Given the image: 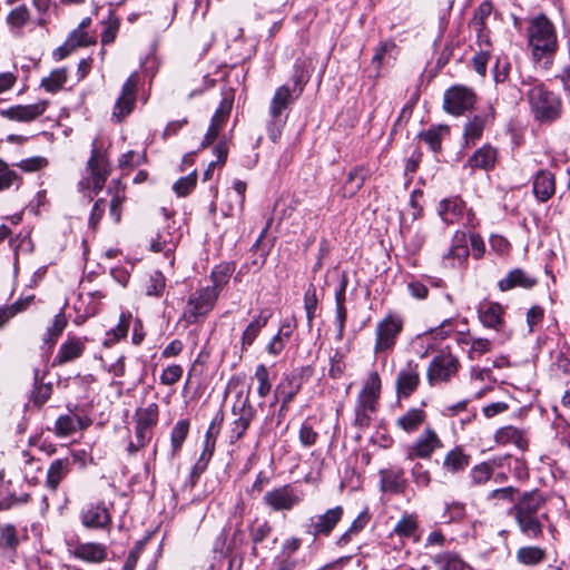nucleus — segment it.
I'll return each mask as SVG.
<instances>
[{
  "instance_id": "nucleus-1",
  "label": "nucleus",
  "mask_w": 570,
  "mask_h": 570,
  "mask_svg": "<svg viewBox=\"0 0 570 570\" xmlns=\"http://www.w3.org/2000/svg\"><path fill=\"white\" fill-rule=\"evenodd\" d=\"M547 497L539 490L523 492L510 510L519 531L528 539H538L543 534V521L548 513L543 512Z\"/></svg>"
},
{
  "instance_id": "nucleus-2",
  "label": "nucleus",
  "mask_w": 570,
  "mask_h": 570,
  "mask_svg": "<svg viewBox=\"0 0 570 570\" xmlns=\"http://www.w3.org/2000/svg\"><path fill=\"white\" fill-rule=\"evenodd\" d=\"M521 85L537 120L551 122L561 116L562 100L560 96L549 90L542 81L528 76L522 78Z\"/></svg>"
},
{
  "instance_id": "nucleus-3",
  "label": "nucleus",
  "mask_w": 570,
  "mask_h": 570,
  "mask_svg": "<svg viewBox=\"0 0 570 570\" xmlns=\"http://www.w3.org/2000/svg\"><path fill=\"white\" fill-rule=\"evenodd\" d=\"M305 82L302 75L295 73L293 88L283 85L276 89L269 105V120L266 125L268 137L274 144L279 140L286 124V117H282L283 111L301 96Z\"/></svg>"
},
{
  "instance_id": "nucleus-4",
  "label": "nucleus",
  "mask_w": 570,
  "mask_h": 570,
  "mask_svg": "<svg viewBox=\"0 0 570 570\" xmlns=\"http://www.w3.org/2000/svg\"><path fill=\"white\" fill-rule=\"evenodd\" d=\"M529 46L535 61L552 56L558 48L557 35L553 23L546 17L532 19L528 27Z\"/></svg>"
},
{
  "instance_id": "nucleus-5",
  "label": "nucleus",
  "mask_w": 570,
  "mask_h": 570,
  "mask_svg": "<svg viewBox=\"0 0 570 570\" xmlns=\"http://www.w3.org/2000/svg\"><path fill=\"white\" fill-rule=\"evenodd\" d=\"M87 168L90 175L79 183V187L81 191H88L87 196L89 199H92L91 193L98 194L102 190L110 174V166L106 156L99 150L96 140L92 142L91 156L87 163Z\"/></svg>"
},
{
  "instance_id": "nucleus-6",
  "label": "nucleus",
  "mask_w": 570,
  "mask_h": 570,
  "mask_svg": "<svg viewBox=\"0 0 570 570\" xmlns=\"http://www.w3.org/2000/svg\"><path fill=\"white\" fill-rule=\"evenodd\" d=\"M404 321L397 314H387L375 327L374 353L376 355L393 351L403 330Z\"/></svg>"
},
{
  "instance_id": "nucleus-7",
  "label": "nucleus",
  "mask_w": 570,
  "mask_h": 570,
  "mask_svg": "<svg viewBox=\"0 0 570 570\" xmlns=\"http://www.w3.org/2000/svg\"><path fill=\"white\" fill-rule=\"evenodd\" d=\"M217 291L203 287L194 292L187 302L184 318L189 324H195L200 317H205L215 306L218 299Z\"/></svg>"
},
{
  "instance_id": "nucleus-8",
  "label": "nucleus",
  "mask_w": 570,
  "mask_h": 570,
  "mask_svg": "<svg viewBox=\"0 0 570 570\" xmlns=\"http://www.w3.org/2000/svg\"><path fill=\"white\" fill-rule=\"evenodd\" d=\"M471 244L473 256L475 258H480L484 253V243L479 235L472 234L468 237L465 233L456 232L451 248L448 254L444 255V259L453 262H458V265H463L469 257V247L468 244ZM452 266H455V263H452Z\"/></svg>"
},
{
  "instance_id": "nucleus-9",
  "label": "nucleus",
  "mask_w": 570,
  "mask_h": 570,
  "mask_svg": "<svg viewBox=\"0 0 570 570\" xmlns=\"http://www.w3.org/2000/svg\"><path fill=\"white\" fill-rule=\"evenodd\" d=\"M302 493L292 484H284L267 491L264 504L274 512L291 511L302 502Z\"/></svg>"
},
{
  "instance_id": "nucleus-10",
  "label": "nucleus",
  "mask_w": 570,
  "mask_h": 570,
  "mask_svg": "<svg viewBox=\"0 0 570 570\" xmlns=\"http://www.w3.org/2000/svg\"><path fill=\"white\" fill-rule=\"evenodd\" d=\"M443 448V443L438 433L431 428H426L406 449V459H423L429 460L433 453Z\"/></svg>"
},
{
  "instance_id": "nucleus-11",
  "label": "nucleus",
  "mask_w": 570,
  "mask_h": 570,
  "mask_svg": "<svg viewBox=\"0 0 570 570\" xmlns=\"http://www.w3.org/2000/svg\"><path fill=\"white\" fill-rule=\"evenodd\" d=\"M475 104V94L468 87L453 86L444 94V109L454 116L470 110Z\"/></svg>"
},
{
  "instance_id": "nucleus-12",
  "label": "nucleus",
  "mask_w": 570,
  "mask_h": 570,
  "mask_svg": "<svg viewBox=\"0 0 570 570\" xmlns=\"http://www.w3.org/2000/svg\"><path fill=\"white\" fill-rule=\"evenodd\" d=\"M459 362L452 354L435 356L428 368V380L431 385L449 381L458 371Z\"/></svg>"
},
{
  "instance_id": "nucleus-13",
  "label": "nucleus",
  "mask_w": 570,
  "mask_h": 570,
  "mask_svg": "<svg viewBox=\"0 0 570 570\" xmlns=\"http://www.w3.org/2000/svg\"><path fill=\"white\" fill-rule=\"evenodd\" d=\"M68 551L86 563H101L108 558V548L100 542L76 541L68 544Z\"/></svg>"
},
{
  "instance_id": "nucleus-14",
  "label": "nucleus",
  "mask_w": 570,
  "mask_h": 570,
  "mask_svg": "<svg viewBox=\"0 0 570 570\" xmlns=\"http://www.w3.org/2000/svg\"><path fill=\"white\" fill-rule=\"evenodd\" d=\"M81 523L88 529H106L111 524V514L105 502H90L80 512Z\"/></svg>"
},
{
  "instance_id": "nucleus-15",
  "label": "nucleus",
  "mask_w": 570,
  "mask_h": 570,
  "mask_svg": "<svg viewBox=\"0 0 570 570\" xmlns=\"http://www.w3.org/2000/svg\"><path fill=\"white\" fill-rule=\"evenodd\" d=\"M343 517V508L337 505L324 513L311 518L308 533L316 537H328Z\"/></svg>"
},
{
  "instance_id": "nucleus-16",
  "label": "nucleus",
  "mask_w": 570,
  "mask_h": 570,
  "mask_svg": "<svg viewBox=\"0 0 570 570\" xmlns=\"http://www.w3.org/2000/svg\"><path fill=\"white\" fill-rule=\"evenodd\" d=\"M48 101L41 100L31 105H16L0 109V116L11 121L31 122L42 116L47 110Z\"/></svg>"
},
{
  "instance_id": "nucleus-17",
  "label": "nucleus",
  "mask_w": 570,
  "mask_h": 570,
  "mask_svg": "<svg viewBox=\"0 0 570 570\" xmlns=\"http://www.w3.org/2000/svg\"><path fill=\"white\" fill-rule=\"evenodd\" d=\"M136 90L137 77L134 73L122 85L121 94L114 106L112 117L118 121L124 119L132 111L136 102Z\"/></svg>"
},
{
  "instance_id": "nucleus-18",
  "label": "nucleus",
  "mask_w": 570,
  "mask_h": 570,
  "mask_svg": "<svg viewBox=\"0 0 570 570\" xmlns=\"http://www.w3.org/2000/svg\"><path fill=\"white\" fill-rule=\"evenodd\" d=\"M233 413L238 415V417L233 421L230 426V443L237 442L245 434L255 416V409L249 401L245 399L238 410L236 405L233 406Z\"/></svg>"
},
{
  "instance_id": "nucleus-19",
  "label": "nucleus",
  "mask_w": 570,
  "mask_h": 570,
  "mask_svg": "<svg viewBox=\"0 0 570 570\" xmlns=\"http://www.w3.org/2000/svg\"><path fill=\"white\" fill-rule=\"evenodd\" d=\"M420 384L419 365L409 362L404 368L397 373L396 394L399 399H407Z\"/></svg>"
},
{
  "instance_id": "nucleus-20",
  "label": "nucleus",
  "mask_w": 570,
  "mask_h": 570,
  "mask_svg": "<svg viewBox=\"0 0 570 570\" xmlns=\"http://www.w3.org/2000/svg\"><path fill=\"white\" fill-rule=\"evenodd\" d=\"M86 341V337H68V340L60 345L59 351L53 358L52 365L61 366L66 363L79 358L85 352Z\"/></svg>"
},
{
  "instance_id": "nucleus-21",
  "label": "nucleus",
  "mask_w": 570,
  "mask_h": 570,
  "mask_svg": "<svg viewBox=\"0 0 570 570\" xmlns=\"http://www.w3.org/2000/svg\"><path fill=\"white\" fill-rule=\"evenodd\" d=\"M494 441L500 445L513 444L521 451H525L529 446L525 431L512 425L500 428L494 434Z\"/></svg>"
},
{
  "instance_id": "nucleus-22",
  "label": "nucleus",
  "mask_w": 570,
  "mask_h": 570,
  "mask_svg": "<svg viewBox=\"0 0 570 570\" xmlns=\"http://www.w3.org/2000/svg\"><path fill=\"white\" fill-rule=\"evenodd\" d=\"M380 484L383 492L403 493L406 488L404 471L401 468H389L380 471Z\"/></svg>"
},
{
  "instance_id": "nucleus-23",
  "label": "nucleus",
  "mask_w": 570,
  "mask_h": 570,
  "mask_svg": "<svg viewBox=\"0 0 570 570\" xmlns=\"http://www.w3.org/2000/svg\"><path fill=\"white\" fill-rule=\"evenodd\" d=\"M19 538L14 525H0V558L10 562L14 561L16 551L19 546Z\"/></svg>"
},
{
  "instance_id": "nucleus-24",
  "label": "nucleus",
  "mask_w": 570,
  "mask_h": 570,
  "mask_svg": "<svg viewBox=\"0 0 570 570\" xmlns=\"http://www.w3.org/2000/svg\"><path fill=\"white\" fill-rule=\"evenodd\" d=\"M301 390L299 379L295 375H286L283 381L276 386L275 395L282 396V405L278 411V416L283 417L288 409L289 403L294 400L295 395Z\"/></svg>"
},
{
  "instance_id": "nucleus-25",
  "label": "nucleus",
  "mask_w": 570,
  "mask_h": 570,
  "mask_svg": "<svg viewBox=\"0 0 570 570\" xmlns=\"http://www.w3.org/2000/svg\"><path fill=\"white\" fill-rule=\"evenodd\" d=\"M533 194L540 202L549 200L556 191L554 175L548 170H539L533 178Z\"/></svg>"
},
{
  "instance_id": "nucleus-26",
  "label": "nucleus",
  "mask_w": 570,
  "mask_h": 570,
  "mask_svg": "<svg viewBox=\"0 0 570 570\" xmlns=\"http://www.w3.org/2000/svg\"><path fill=\"white\" fill-rule=\"evenodd\" d=\"M72 462L68 458L53 460L47 471L46 485L49 490L56 491L61 481L71 471Z\"/></svg>"
},
{
  "instance_id": "nucleus-27",
  "label": "nucleus",
  "mask_w": 570,
  "mask_h": 570,
  "mask_svg": "<svg viewBox=\"0 0 570 570\" xmlns=\"http://www.w3.org/2000/svg\"><path fill=\"white\" fill-rule=\"evenodd\" d=\"M381 393V379L377 372H371L361 390L357 401L364 403L365 407L376 409L377 399Z\"/></svg>"
},
{
  "instance_id": "nucleus-28",
  "label": "nucleus",
  "mask_w": 570,
  "mask_h": 570,
  "mask_svg": "<svg viewBox=\"0 0 570 570\" xmlns=\"http://www.w3.org/2000/svg\"><path fill=\"white\" fill-rule=\"evenodd\" d=\"M498 151L494 147L487 144L475 150L473 155L468 159L466 167L471 169H492L497 163Z\"/></svg>"
},
{
  "instance_id": "nucleus-29",
  "label": "nucleus",
  "mask_w": 570,
  "mask_h": 570,
  "mask_svg": "<svg viewBox=\"0 0 570 570\" xmlns=\"http://www.w3.org/2000/svg\"><path fill=\"white\" fill-rule=\"evenodd\" d=\"M479 318L481 323L489 327L499 331L503 324L502 314L503 308L500 304L493 302H483L479 305Z\"/></svg>"
},
{
  "instance_id": "nucleus-30",
  "label": "nucleus",
  "mask_w": 570,
  "mask_h": 570,
  "mask_svg": "<svg viewBox=\"0 0 570 570\" xmlns=\"http://www.w3.org/2000/svg\"><path fill=\"white\" fill-rule=\"evenodd\" d=\"M537 284V278L528 274L521 268H515L499 281V288L502 292L510 291L514 287L531 288Z\"/></svg>"
},
{
  "instance_id": "nucleus-31",
  "label": "nucleus",
  "mask_w": 570,
  "mask_h": 570,
  "mask_svg": "<svg viewBox=\"0 0 570 570\" xmlns=\"http://www.w3.org/2000/svg\"><path fill=\"white\" fill-rule=\"evenodd\" d=\"M108 193L111 195L109 214L114 222L118 224L121 220L122 204L126 199L125 186L120 180L115 179L110 183Z\"/></svg>"
},
{
  "instance_id": "nucleus-32",
  "label": "nucleus",
  "mask_w": 570,
  "mask_h": 570,
  "mask_svg": "<svg viewBox=\"0 0 570 570\" xmlns=\"http://www.w3.org/2000/svg\"><path fill=\"white\" fill-rule=\"evenodd\" d=\"M426 413L424 410L419 407H412L403 415H401L395 424L397 428L406 433H413L425 422Z\"/></svg>"
},
{
  "instance_id": "nucleus-33",
  "label": "nucleus",
  "mask_w": 570,
  "mask_h": 570,
  "mask_svg": "<svg viewBox=\"0 0 570 570\" xmlns=\"http://www.w3.org/2000/svg\"><path fill=\"white\" fill-rule=\"evenodd\" d=\"M271 317V313L267 311H262L253 321L246 326L242 334V347L246 348L250 346L261 331L267 325L268 320Z\"/></svg>"
},
{
  "instance_id": "nucleus-34",
  "label": "nucleus",
  "mask_w": 570,
  "mask_h": 570,
  "mask_svg": "<svg viewBox=\"0 0 570 570\" xmlns=\"http://www.w3.org/2000/svg\"><path fill=\"white\" fill-rule=\"evenodd\" d=\"M491 114L476 115L469 120L464 127L463 137L466 146L475 145L483 134L487 122L490 120Z\"/></svg>"
},
{
  "instance_id": "nucleus-35",
  "label": "nucleus",
  "mask_w": 570,
  "mask_h": 570,
  "mask_svg": "<svg viewBox=\"0 0 570 570\" xmlns=\"http://www.w3.org/2000/svg\"><path fill=\"white\" fill-rule=\"evenodd\" d=\"M547 558V551L537 546L521 547L515 552V559L519 563L534 567L543 562Z\"/></svg>"
},
{
  "instance_id": "nucleus-36",
  "label": "nucleus",
  "mask_w": 570,
  "mask_h": 570,
  "mask_svg": "<svg viewBox=\"0 0 570 570\" xmlns=\"http://www.w3.org/2000/svg\"><path fill=\"white\" fill-rule=\"evenodd\" d=\"M463 202L459 198L443 199L439 205V214L448 224L458 222L463 215Z\"/></svg>"
},
{
  "instance_id": "nucleus-37",
  "label": "nucleus",
  "mask_w": 570,
  "mask_h": 570,
  "mask_svg": "<svg viewBox=\"0 0 570 570\" xmlns=\"http://www.w3.org/2000/svg\"><path fill=\"white\" fill-rule=\"evenodd\" d=\"M440 570H470V566L455 552H441L433 558Z\"/></svg>"
},
{
  "instance_id": "nucleus-38",
  "label": "nucleus",
  "mask_w": 570,
  "mask_h": 570,
  "mask_svg": "<svg viewBox=\"0 0 570 570\" xmlns=\"http://www.w3.org/2000/svg\"><path fill=\"white\" fill-rule=\"evenodd\" d=\"M469 464L470 455L465 454L461 448L448 452L443 460V468L451 473L463 471Z\"/></svg>"
},
{
  "instance_id": "nucleus-39",
  "label": "nucleus",
  "mask_w": 570,
  "mask_h": 570,
  "mask_svg": "<svg viewBox=\"0 0 570 570\" xmlns=\"http://www.w3.org/2000/svg\"><path fill=\"white\" fill-rule=\"evenodd\" d=\"M234 269L235 267L230 263H223L215 266L210 274L213 286H209V288L216 289L217 294L219 295L220 291L229 282V278L233 275Z\"/></svg>"
},
{
  "instance_id": "nucleus-40",
  "label": "nucleus",
  "mask_w": 570,
  "mask_h": 570,
  "mask_svg": "<svg viewBox=\"0 0 570 570\" xmlns=\"http://www.w3.org/2000/svg\"><path fill=\"white\" fill-rule=\"evenodd\" d=\"M246 188L247 186L245 181L236 179L233 183L235 195H232L230 193L227 194V197L230 198V203L228 204L227 209L224 210L225 216H233L235 207L240 212L243 210Z\"/></svg>"
},
{
  "instance_id": "nucleus-41",
  "label": "nucleus",
  "mask_w": 570,
  "mask_h": 570,
  "mask_svg": "<svg viewBox=\"0 0 570 570\" xmlns=\"http://www.w3.org/2000/svg\"><path fill=\"white\" fill-rule=\"evenodd\" d=\"M68 324V320L63 311H60L53 318L51 326H49L43 335L45 344L50 346L55 345L60 335L63 333L66 326Z\"/></svg>"
},
{
  "instance_id": "nucleus-42",
  "label": "nucleus",
  "mask_w": 570,
  "mask_h": 570,
  "mask_svg": "<svg viewBox=\"0 0 570 570\" xmlns=\"http://www.w3.org/2000/svg\"><path fill=\"white\" fill-rule=\"evenodd\" d=\"M366 175H367V171L363 167L353 168L348 173L345 185H344L345 195L347 194L348 196H352L357 190H360L366 179Z\"/></svg>"
},
{
  "instance_id": "nucleus-43",
  "label": "nucleus",
  "mask_w": 570,
  "mask_h": 570,
  "mask_svg": "<svg viewBox=\"0 0 570 570\" xmlns=\"http://www.w3.org/2000/svg\"><path fill=\"white\" fill-rule=\"evenodd\" d=\"M68 78L67 69H55L41 80V87L48 92H56L62 88Z\"/></svg>"
},
{
  "instance_id": "nucleus-44",
  "label": "nucleus",
  "mask_w": 570,
  "mask_h": 570,
  "mask_svg": "<svg viewBox=\"0 0 570 570\" xmlns=\"http://www.w3.org/2000/svg\"><path fill=\"white\" fill-rule=\"evenodd\" d=\"M291 334H292L291 326L283 325L279 328L278 333L267 344V346H266L267 353L273 356L279 355L283 352Z\"/></svg>"
},
{
  "instance_id": "nucleus-45",
  "label": "nucleus",
  "mask_w": 570,
  "mask_h": 570,
  "mask_svg": "<svg viewBox=\"0 0 570 570\" xmlns=\"http://www.w3.org/2000/svg\"><path fill=\"white\" fill-rule=\"evenodd\" d=\"M22 178L17 171L9 168L8 164L0 159V191L11 187L19 188Z\"/></svg>"
},
{
  "instance_id": "nucleus-46",
  "label": "nucleus",
  "mask_w": 570,
  "mask_h": 570,
  "mask_svg": "<svg viewBox=\"0 0 570 570\" xmlns=\"http://www.w3.org/2000/svg\"><path fill=\"white\" fill-rule=\"evenodd\" d=\"M80 424V417L75 415H61L57 419L55 424V431L58 436H68L78 430Z\"/></svg>"
},
{
  "instance_id": "nucleus-47",
  "label": "nucleus",
  "mask_w": 570,
  "mask_h": 570,
  "mask_svg": "<svg viewBox=\"0 0 570 570\" xmlns=\"http://www.w3.org/2000/svg\"><path fill=\"white\" fill-rule=\"evenodd\" d=\"M35 390L32 392V401L37 406H41L45 404L51 395V386L49 384H42V379L40 377V371L38 368L35 370Z\"/></svg>"
},
{
  "instance_id": "nucleus-48",
  "label": "nucleus",
  "mask_w": 570,
  "mask_h": 570,
  "mask_svg": "<svg viewBox=\"0 0 570 570\" xmlns=\"http://www.w3.org/2000/svg\"><path fill=\"white\" fill-rule=\"evenodd\" d=\"M136 415V425L151 430L158 421V405L156 403H151L147 407L138 410Z\"/></svg>"
},
{
  "instance_id": "nucleus-49",
  "label": "nucleus",
  "mask_w": 570,
  "mask_h": 570,
  "mask_svg": "<svg viewBox=\"0 0 570 570\" xmlns=\"http://www.w3.org/2000/svg\"><path fill=\"white\" fill-rule=\"evenodd\" d=\"M471 483L473 485H483L493 476V470L491 463L482 462L474 465L469 473Z\"/></svg>"
},
{
  "instance_id": "nucleus-50",
  "label": "nucleus",
  "mask_w": 570,
  "mask_h": 570,
  "mask_svg": "<svg viewBox=\"0 0 570 570\" xmlns=\"http://www.w3.org/2000/svg\"><path fill=\"white\" fill-rule=\"evenodd\" d=\"M189 432V423L186 420L178 421L171 431V448H173V454L177 453L183 443L185 442L187 435Z\"/></svg>"
},
{
  "instance_id": "nucleus-51",
  "label": "nucleus",
  "mask_w": 570,
  "mask_h": 570,
  "mask_svg": "<svg viewBox=\"0 0 570 570\" xmlns=\"http://www.w3.org/2000/svg\"><path fill=\"white\" fill-rule=\"evenodd\" d=\"M29 20L30 11L24 4L11 10L7 17V23L9 27L17 30L24 27Z\"/></svg>"
},
{
  "instance_id": "nucleus-52",
  "label": "nucleus",
  "mask_w": 570,
  "mask_h": 570,
  "mask_svg": "<svg viewBox=\"0 0 570 570\" xmlns=\"http://www.w3.org/2000/svg\"><path fill=\"white\" fill-rule=\"evenodd\" d=\"M317 305L318 298L316 294V288L313 284H311L304 294V308L306 312L307 324L309 327L312 326L313 320L316 315Z\"/></svg>"
},
{
  "instance_id": "nucleus-53",
  "label": "nucleus",
  "mask_w": 570,
  "mask_h": 570,
  "mask_svg": "<svg viewBox=\"0 0 570 570\" xmlns=\"http://www.w3.org/2000/svg\"><path fill=\"white\" fill-rule=\"evenodd\" d=\"M417 529V519L415 514H404L395 524L394 533L399 537L409 538Z\"/></svg>"
},
{
  "instance_id": "nucleus-54",
  "label": "nucleus",
  "mask_w": 570,
  "mask_h": 570,
  "mask_svg": "<svg viewBox=\"0 0 570 570\" xmlns=\"http://www.w3.org/2000/svg\"><path fill=\"white\" fill-rule=\"evenodd\" d=\"M254 377L258 382L257 394L261 397H265L271 392L272 389L268 368L264 364L257 365Z\"/></svg>"
},
{
  "instance_id": "nucleus-55",
  "label": "nucleus",
  "mask_w": 570,
  "mask_h": 570,
  "mask_svg": "<svg viewBox=\"0 0 570 570\" xmlns=\"http://www.w3.org/2000/svg\"><path fill=\"white\" fill-rule=\"evenodd\" d=\"M119 27L120 20L117 17L109 16V18L104 21V30L101 32L102 45H109L115 41Z\"/></svg>"
},
{
  "instance_id": "nucleus-56",
  "label": "nucleus",
  "mask_w": 570,
  "mask_h": 570,
  "mask_svg": "<svg viewBox=\"0 0 570 570\" xmlns=\"http://www.w3.org/2000/svg\"><path fill=\"white\" fill-rule=\"evenodd\" d=\"M197 174L190 173L189 175L179 178L173 186L174 191L178 197L187 196L196 186Z\"/></svg>"
},
{
  "instance_id": "nucleus-57",
  "label": "nucleus",
  "mask_w": 570,
  "mask_h": 570,
  "mask_svg": "<svg viewBox=\"0 0 570 570\" xmlns=\"http://www.w3.org/2000/svg\"><path fill=\"white\" fill-rule=\"evenodd\" d=\"M184 370L179 364H171L165 367L159 376V381L163 385H174L183 376Z\"/></svg>"
},
{
  "instance_id": "nucleus-58",
  "label": "nucleus",
  "mask_w": 570,
  "mask_h": 570,
  "mask_svg": "<svg viewBox=\"0 0 570 570\" xmlns=\"http://www.w3.org/2000/svg\"><path fill=\"white\" fill-rule=\"evenodd\" d=\"M272 527L267 522L257 524L250 530V540L253 542L252 553L257 556V544L263 542L271 533Z\"/></svg>"
},
{
  "instance_id": "nucleus-59",
  "label": "nucleus",
  "mask_w": 570,
  "mask_h": 570,
  "mask_svg": "<svg viewBox=\"0 0 570 570\" xmlns=\"http://www.w3.org/2000/svg\"><path fill=\"white\" fill-rule=\"evenodd\" d=\"M165 277L161 273L155 272L149 276L146 285V294L149 296H160L165 289Z\"/></svg>"
},
{
  "instance_id": "nucleus-60",
  "label": "nucleus",
  "mask_w": 570,
  "mask_h": 570,
  "mask_svg": "<svg viewBox=\"0 0 570 570\" xmlns=\"http://www.w3.org/2000/svg\"><path fill=\"white\" fill-rule=\"evenodd\" d=\"M465 515V505L461 502L446 504L443 519L445 523L461 521Z\"/></svg>"
},
{
  "instance_id": "nucleus-61",
  "label": "nucleus",
  "mask_w": 570,
  "mask_h": 570,
  "mask_svg": "<svg viewBox=\"0 0 570 570\" xmlns=\"http://www.w3.org/2000/svg\"><path fill=\"white\" fill-rule=\"evenodd\" d=\"M233 107V100L228 98H224L220 101L219 107L217 108L215 115L212 118V124L218 127H222L227 120L230 110Z\"/></svg>"
},
{
  "instance_id": "nucleus-62",
  "label": "nucleus",
  "mask_w": 570,
  "mask_h": 570,
  "mask_svg": "<svg viewBox=\"0 0 570 570\" xmlns=\"http://www.w3.org/2000/svg\"><path fill=\"white\" fill-rule=\"evenodd\" d=\"M48 165V160L41 156H33L27 159H22L17 163L16 166L27 173L37 171L45 168Z\"/></svg>"
},
{
  "instance_id": "nucleus-63",
  "label": "nucleus",
  "mask_w": 570,
  "mask_h": 570,
  "mask_svg": "<svg viewBox=\"0 0 570 570\" xmlns=\"http://www.w3.org/2000/svg\"><path fill=\"white\" fill-rule=\"evenodd\" d=\"M413 482L421 488H426L431 483V474L421 463H415L411 470Z\"/></svg>"
},
{
  "instance_id": "nucleus-64",
  "label": "nucleus",
  "mask_w": 570,
  "mask_h": 570,
  "mask_svg": "<svg viewBox=\"0 0 570 570\" xmlns=\"http://www.w3.org/2000/svg\"><path fill=\"white\" fill-rule=\"evenodd\" d=\"M297 563V560L291 556H281L274 559L271 570H295Z\"/></svg>"
}]
</instances>
